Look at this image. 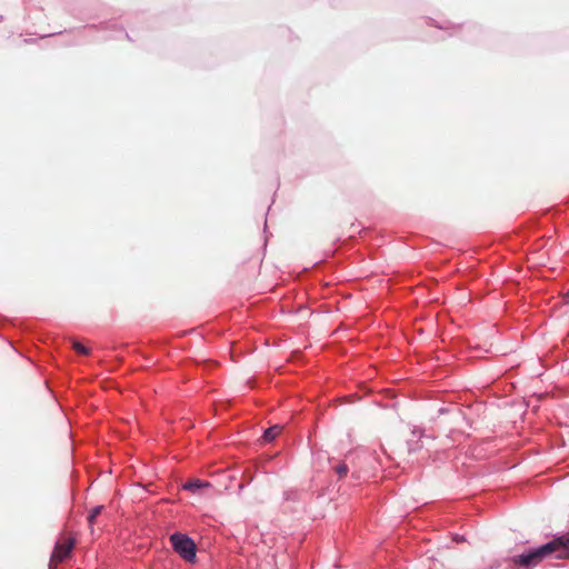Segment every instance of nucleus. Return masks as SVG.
Masks as SVG:
<instances>
[{
    "instance_id": "9b49d317",
    "label": "nucleus",
    "mask_w": 569,
    "mask_h": 569,
    "mask_svg": "<svg viewBox=\"0 0 569 569\" xmlns=\"http://www.w3.org/2000/svg\"><path fill=\"white\" fill-rule=\"evenodd\" d=\"M312 458H313V462H320L321 460H327L328 462H330L331 458L329 457V455L326 452V451H322V450H313L312 449Z\"/></svg>"
},
{
    "instance_id": "6e6552de",
    "label": "nucleus",
    "mask_w": 569,
    "mask_h": 569,
    "mask_svg": "<svg viewBox=\"0 0 569 569\" xmlns=\"http://www.w3.org/2000/svg\"><path fill=\"white\" fill-rule=\"evenodd\" d=\"M103 510H104V506L103 505L94 506L93 508H91L89 510L88 516H87V521H88V525H89L90 528L93 527V525L97 521V518L101 515V512ZM91 531H93V529H91Z\"/></svg>"
},
{
    "instance_id": "f3484780",
    "label": "nucleus",
    "mask_w": 569,
    "mask_h": 569,
    "mask_svg": "<svg viewBox=\"0 0 569 569\" xmlns=\"http://www.w3.org/2000/svg\"><path fill=\"white\" fill-rule=\"evenodd\" d=\"M113 38H117V36L102 37L101 40H108V39H113Z\"/></svg>"
},
{
    "instance_id": "7ed1b4c3",
    "label": "nucleus",
    "mask_w": 569,
    "mask_h": 569,
    "mask_svg": "<svg viewBox=\"0 0 569 569\" xmlns=\"http://www.w3.org/2000/svg\"><path fill=\"white\" fill-rule=\"evenodd\" d=\"M74 546L76 540L73 538H68L64 541H57L51 552L50 563L66 561L71 557ZM49 568H52L51 565H49Z\"/></svg>"
},
{
    "instance_id": "39448f33",
    "label": "nucleus",
    "mask_w": 569,
    "mask_h": 569,
    "mask_svg": "<svg viewBox=\"0 0 569 569\" xmlns=\"http://www.w3.org/2000/svg\"><path fill=\"white\" fill-rule=\"evenodd\" d=\"M283 431V426L281 425H272L266 428L262 432L261 438L259 439L261 445H267L273 442Z\"/></svg>"
},
{
    "instance_id": "20e7f679",
    "label": "nucleus",
    "mask_w": 569,
    "mask_h": 569,
    "mask_svg": "<svg viewBox=\"0 0 569 569\" xmlns=\"http://www.w3.org/2000/svg\"><path fill=\"white\" fill-rule=\"evenodd\" d=\"M116 27H117L116 22H113V21H106V22H101L100 24L86 26L80 31L84 32V31H98V30H101V31L112 30V31L121 33V34L123 33L124 37L128 40H131L129 33L126 32L123 28H118L117 29Z\"/></svg>"
},
{
    "instance_id": "f257e3e1",
    "label": "nucleus",
    "mask_w": 569,
    "mask_h": 569,
    "mask_svg": "<svg viewBox=\"0 0 569 569\" xmlns=\"http://www.w3.org/2000/svg\"><path fill=\"white\" fill-rule=\"evenodd\" d=\"M569 559V535H555L540 546L526 548L522 552L511 556L508 561L518 569H533L548 558Z\"/></svg>"
},
{
    "instance_id": "a211bd4d",
    "label": "nucleus",
    "mask_w": 569,
    "mask_h": 569,
    "mask_svg": "<svg viewBox=\"0 0 569 569\" xmlns=\"http://www.w3.org/2000/svg\"><path fill=\"white\" fill-rule=\"evenodd\" d=\"M32 41H33V39H24V42H27V43H30Z\"/></svg>"
},
{
    "instance_id": "dca6fc26",
    "label": "nucleus",
    "mask_w": 569,
    "mask_h": 569,
    "mask_svg": "<svg viewBox=\"0 0 569 569\" xmlns=\"http://www.w3.org/2000/svg\"><path fill=\"white\" fill-rule=\"evenodd\" d=\"M453 540H455V541H457V542H460V541H463L465 539H463V537H462V536H458V535H456V536H455V538H453Z\"/></svg>"
},
{
    "instance_id": "1a4fd4ad",
    "label": "nucleus",
    "mask_w": 569,
    "mask_h": 569,
    "mask_svg": "<svg viewBox=\"0 0 569 569\" xmlns=\"http://www.w3.org/2000/svg\"><path fill=\"white\" fill-rule=\"evenodd\" d=\"M303 491L298 489H288L283 491V499L286 501H301Z\"/></svg>"
},
{
    "instance_id": "2eb2a0df",
    "label": "nucleus",
    "mask_w": 569,
    "mask_h": 569,
    "mask_svg": "<svg viewBox=\"0 0 569 569\" xmlns=\"http://www.w3.org/2000/svg\"><path fill=\"white\" fill-rule=\"evenodd\" d=\"M449 412V409L447 407H441L439 410H438V415L441 416V415H445Z\"/></svg>"
},
{
    "instance_id": "423d86ee",
    "label": "nucleus",
    "mask_w": 569,
    "mask_h": 569,
    "mask_svg": "<svg viewBox=\"0 0 569 569\" xmlns=\"http://www.w3.org/2000/svg\"><path fill=\"white\" fill-rule=\"evenodd\" d=\"M411 433H412L413 437H417L418 439H416V440H413V439L407 440V447H408V452L409 453L416 452V451L421 449L422 445L420 443V440H421L422 437H425V429L415 426L412 428V430H411Z\"/></svg>"
},
{
    "instance_id": "f03ea898",
    "label": "nucleus",
    "mask_w": 569,
    "mask_h": 569,
    "mask_svg": "<svg viewBox=\"0 0 569 569\" xmlns=\"http://www.w3.org/2000/svg\"><path fill=\"white\" fill-rule=\"evenodd\" d=\"M172 550L188 563L197 561V545L187 533L174 531L169 536Z\"/></svg>"
},
{
    "instance_id": "4468645a",
    "label": "nucleus",
    "mask_w": 569,
    "mask_h": 569,
    "mask_svg": "<svg viewBox=\"0 0 569 569\" xmlns=\"http://www.w3.org/2000/svg\"><path fill=\"white\" fill-rule=\"evenodd\" d=\"M351 478L355 480V481H360L361 480V473L360 471H353L351 473Z\"/></svg>"
},
{
    "instance_id": "0eeeda50",
    "label": "nucleus",
    "mask_w": 569,
    "mask_h": 569,
    "mask_svg": "<svg viewBox=\"0 0 569 569\" xmlns=\"http://www.w3.org/2000/svg\"><path fill=\"white\" fill-rule=\"evenodd\" d=\"M210 487V483L208 481L193 478L188 481H186L182 486V488L191 493H199L202 489Z\"/></svg>"
},
{
    "instance_id": "6ab92c4d",
    "label": "nucleus",
    "mask_w": 569,
    "mask_h": 569,
    "mask_svg": "<svg viewBox=\"0 0 569 569\" xmlns=\"http://www.w3.org/2000/svg\"><path fill=\"white\" fill-rule=\"evenodd\" d=\"M566 535H569L568 532Z\"/></svg>"
},
{
    "instance_id": "9d476101",
    "label": "nucleus",
    "mask_w": 569,
    "mask_h": 569,
    "mask_svg": "<svg viewBox=\"0 0 569 569\" xmlns=\"http://www.w3.org/2000/svg\"><path fill=\"white\" fill-rule=\"evenodd\" d=\"M72 349L80 356H89L90 349L78 340L72 341Z\"/></svg>"
},
{
    "instance_id": "f8f14e48",
    "label": "nucleus",
    "mask_w": 569,
    "mask_h": 569,
    "mask_svg": "<svg viewBox=\"0 0 569 569\" xmlns=\"http://www.w3.org/2000/svg\"><path fill=\"white\" fill-rule=\"evenodd\" d=\"M335 471L338 475V479L341 480L349 472V467L346 462H341L335 467Z\"/></svg>"
},
{
    "instance_id": "ddd939ff",
    "label": "nucleus",
    "mask_w": 569,
    "mask_h": 569,
    "mask_svg": "<svg viewBox=\"0 0 569 569\" xmlns=\"http://www.w3.org/2000/svg\"><path fill=\"white\" fill-rule=\"evenodd\" d=\"M437 28H439L441 30H448V29H459L460 27L459 26H452L450 23H446V24L437 26Z\"/></svg>"
}]
</instances>
